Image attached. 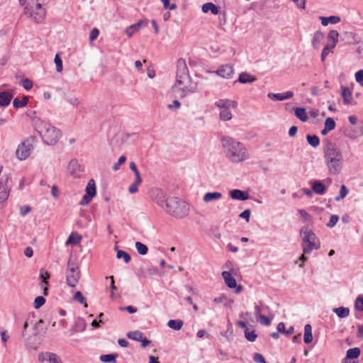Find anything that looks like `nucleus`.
Listing matches in <instances>:
<instances>
[{"mask_svg": "<svg viewBox=\"0 0 363 363\" xmlns=\"http://www.w3.org/2000/svg\"><path fill=\"white\" fill-rule=\"evenodd\" d=\"M81 240H82V236L79 235L77 233H72L71 235L69 236V238L66 242V244L77 245L80 243Z\"/></svg>", "mask_w": 363, "mask_h": 363, "instance_id": "obj_28", "label": "nucleus"}, {"mask_svg": "<svg viewBox=\"0 0 363 363\" xmlns=\"http://www.w3.org/2000/svg\"><path fill=\"white\" fill-rule=\"evenodd\" d=\"M39 128L40 134L48 145H55L61 137L60 130L50 123H42Z\"/></svg>", "mask_w": 363, "mask_h": 363, "instance_id": "obj_5", "label": "nucleus"}, {"mask_svg": "<svg viewBox=\"0 0 363 363\" xmlns=\"http://www.w3.org/2000/svg\"><path fill=\"white\" fill-rule=\"evenodd\" d=\"M298 213L300 216L304 219L305 221H308L311 220V216L310 214L307 213V211L304 209H299Z\"/></svg>", "mask_w": 363, "mask_h": 363, "instance_id": "obj_60", "label": "nucleus"}, {"mask_svg": "<svg viewBox=\"0 0 363 363\" xmlns=\"http://www.w3.org/2000/svg\"><path fill=\"white\" fill-rule=\"evenodd\" d=\"M86 194L94 197L96 194L95 182L93 179H90L86 187Z\"/></svg>", "mask_w": 363, "mask_h": 363, "instance_id": "obj_31", "label": "nucleus"}, {"mask_svg": "<svg viewBox=\"0 0 363 363\" xmlns=\"http://www.w3.org/2000/svg\"><path fill=\"white\" fill-rule=\"evenodd\" d=\"M94 197L91 196H89L88 194H84L82 199V200L79 202V204L81 206H86L93 199Z\"/></svg>", "mask_w": 363, "mask_h": 363, "instance_id": "obj_56", "label": "nucleus"}, {"mask_svg": "<svg viewBox=\"0 0 363 363\" xmlns=\"http://www.w3.org/2000/svg\"><path fill=\"white\" fill-rule=\"evenodd\" d=\"M99 35V29L96 28H94L90 32V35H89L90 41L92 42L94 40H96L98 38Z\"/></svg>", "mask_w": 363, "mask_h": 363, "instance_id": "obj_57", "label": "nucleus"}, {"mask_svg": "<svg viewBox=\"0 0 363 363\" xmlns=\"http://www.w3.org/2000/svg\"><path fill=\"white\" fill-rule=\"evenodd\" d=\"M257 319L259 321V323L262 325L269 326L271 324L270 319L264 315H259Z\"/></svg>", "mask_w": 363, "mask_h": 363, "instance_id": "obj_50", "label": "nucleus"}, {"mask_svg": "<svg viewBox=\"0 0 363 363\" xmlns=\"http://www.w3.org/2000/svg\"><path fill=\"white\" fill-rule=\"evenodd\" d=\"M159 271L158 269L156 267H152L147 269L145 272V277L146 276H155L158 274Z\"/></svg>", "mask_w": 363, "mask_h": 363, "instance_id": "obj_59", "label": "nucleus"}, {"mask_svg": "<svg viewBox=\"0 0 363 363\" xmlns=\"http://www.w3.org/2000/svg\"><path fill=\"white\" fill-rule=\"evenodd\" d=\"M325 162L330 174L337 175L341 172L342 169L343 157H341L340 160L330 159L328 160H325Z\"/></svg>", "mask_w": 363, "mask_h": 363, "instance_id": "obj_11", "label": "nucleus"}, {"mask_svg": "<svg viewBox=\"0 0 363 363\" xmlns=\"http://www.w3.org/2000/svg\"><path fill=\"white\" fill-rule=\"evenodd\" d=\"M55 63L56 65V70L57 72H60L62 70L63 66H62V60L59 56L58 54H57L54 59Z\"/></svg>", "mask_w": 363, "mask_h": 363, "instance_id": "obj_49", "label": "nucleus"}, {"mask_svg": "<svg viewBox=\"0 0 363 363\" xmlns=\"http://www.w3.org/2000/svg\"><path fill=\"white\" fill-rule=\"evenodd\" d=\"M216 74L223 78L230 79L234 74V69L228 64L220 66L216 71Z\"/></svg>", "mask_w": 363, "mask_h": 363, "instance_id": "obj_12", "label": "nucleus"}, {"mask_svg": "<svg viewBox=\"0 0 363 363\" xmlns=\"http://www.w3.org/2000/svg\"><path fill=\"white\" fill-rule=\"evenodd\" d=\"M253 360L257 363H265V359L264 356L260 353H255L253 355Z\"/></svg>", "mask_w": 363, "mask_h": 363, "instance_id": "obj_55", "label": "nucleus"}, {"mask_svg": "<svg viewBox=\"0 0 363 363\" xmlns=\"http://www.w3.org/2000/svg\"><path fill=\"white\" fill-rule=\"evenodd\" d=\"M215 105L222 109H229L230 107L236 108L238 103L230 99H219L216 101Z\"/></svg>", "mask_w": 363, "mask_h": 363, "instance_id": "obj_14", "label": "nucleus"}, {"mask_svg": "<svg viewBox=\"0 0 363 363\" xmlns=\"http://www.w3.org/2000/svg\"><path fill=\"white\" fill-rule=\"evenodd\" d=\"M80 277L81 273L77 264L71 258L69 259L66 269V281L67 285L71 288H74L78 284Z\"/></svg>", "mask_w": 363, "mask_h": 363, "instance_id": "obj_7", "label": "nucleus"}, {"mask_svg": "<svg viewBox=\"0 0 363 363\" xmlns=\"http://www.w3.org/2000/svg\"><path fill=\"white\" fill-rule=\"evenodd\" d=\"M320 20L323 26H328L329 23L336 24L340 22L341 19L337 16H330L328 17L320 16Z\"/></svg>", "mask_w": 363, "mask_h": 363, "instance_id": "obj_23", "label": "nucleus"}, {"mask_svg": "<svg viewBox=\"0 0 363 363\" xmlns=\"http://www.w3.org/2000/svg\"><path fill=\"white\" fill-rule=\"evenodd\" d=\"M220 118L223 121H229L232 118V113L229 109H222L220 111Z\"/></svg>", "mask_w": 363, "mask_h": 363, "instance_id": "obj_42", "label": "nucleus"}, {"mask_svg": "<svg viewBox=\"0 0 363 363\" xmlns=\"http://www.w3.org/2000/svg\"><path fill=\"white\" fill-rule=\"evenodd\" d=\"M45 303V298L43 296H37L34 301V307H35V308L38 309L43 305H44Z\"/></svg>", "mask_w": 363, "mask_h": 363, "instance_id": "obj_48", "label": "nucleus"}, {"mask_svg": "<svg viewBox=\"0 0 363 363\" xmlns=\"http://www.w3.org/2000/svg\"><path fill=\"white\" fill-rule=\"evenodd\" d=\"M202 11L204 13L211 11L213 15H217L219 13L218 7L211 2L206 3L202 6Z\"/></svg>", "mask_w": 363, "mask_h": 363, "instance_id": "obj_24", "label": "nucleus"}, {"mask_svg": "<svg viewBox=\"0 0 363 363\" xmlns=\"http://www.w3.org/2000/svg\"><path fill=\"white\" fill-rule=\"evenodd\" d=\"M163 3L164 8L169 10H174L177 9L175 4H170L169 0H161Z\"/></svg>", "mask_w": 363, "mask_h": 363, "instance_id": "obj_52", "label": "nucleus"}, {"mask_svg": "<svg viewBox=\"0 0 363 363\" xmlns=\"http://www.w3.org/2000/svg\"><path fill=\"white\" fill-rule=\"evenodd\" d=\"M339 220V216L337 215H332L329 222L327 223V226L328 228L334 227Z\"/></svg>", "mask_w": 363, "mask_h": 363, "instance_id": "obj_51", "label": "nucleus"}, {"mask_svg": "<svg viewBox=\"0 0 363 363\" xmlns=\"http://www.w3.org/2000/svg\"><path fill=\"white\" fill-rule=\"evenodd\" d=\"M339 33L335 30H331L328 34V40H331L333 43L338 42Z\"/></svg>", "mask_w": 363, "mask_h": 363, "instance_id": "obj_47", "label": "nucleus"}, {"mask_svg": "<svg viewBox=\"0 0 363 363\" xmlns=\"http://www.w3.org/2000/svg\"><path fill=\"white\" fill-rule=\"evenodd\" d=\"M11 183L10 175L4 176L0 179V203H4L8 199Z\"/></svg>", "mask_w": 363, "mask_h": 363, "instance_id": "obj_8", "label": "nucleus"}, {"mask_svg": "<svg viewBox=\"0 0 363 363\" xmlns=\"http://www.w3.org/2000/svg\"><path fill=\"white\" fill-rule=\"evenodd\" d=\"M312 189L315 194L323 195L326 191V187L322 182L315 180L312 183Z\"/></svg>", "mask_w": 363, "mask_h": 363, "instance_id": "obj_21", "label": "nucleus"}, {"mask_svg": "<svg viewBox=\"0 0 363 363\" xmlns=\"http://www.w3.org/2000/svg\"><path fill=\"white\" fill-rule=\"evenodd\" d=\"M303 341L306 344H310L313 341L312 327L310 324L304 326Z\"/></svg>", "mask_w": 363, "mask_h": 363, "instance_id": "obj_26", "label": "nucleus"}, {"mask_svg": "<svg viewBox=\"0 0 363 363\" xmlns=\"http://www.w3.org/2000/svg\"><path fill=\"white\" fill-rule=\"evenodd\" d=\"M354 308L357 311H361V312L363 311V296H362L359 295L355 299V301H354Z\"/></svg>", "mask_w": 363, "mask_h": 363, "instance_id": "obj_46", "label": "nucleus"}, {"mask_svg": "<svg viewBox=\"0 0 363 363\" xmlns=\"http://www.w3.org/2000/svg\"><path fill=\"white\" fill-rule=\"evenodd\" d=\"M257 81V78L245 72H243L240 74L238 82L241 84H252Z\"/></svg>", "mask_w": 363, "mask_h": 363, "instance_id": "obj_17", "label": "nucleus"}, {"mask_svg": "<svg viewBox=\"0 0 363 363\" xmlns=\"http://www.w3.org/2000/svg\"><path fill=\"white\" fill-rule=\"evenodd\" d=\"M348 189L345 185H342L340 187V194L335 198V201H340L343 199L348 194Z\"/></svg>", "mask_w": 363, "mask_h": 363, "instance_id": "obj_45", "label": "nucleus"}, {"mask_svg": "<svg viewBox=\"0 0 363 363\" xmlns=\"http://www.w3.org/2000/svg\"><path fill=\"white\" fill-rule=\"evenodd\" d=\"M184 325V322L182 320H169L167 323V325L169 328L175 330H179Z\"/></svg>", "mask_w": 363, "mask_h": 363, "instance_id": "obj_34", "label": "nucleus"}, {"mask_svg": "<svg viewBox=\"0 0 363 363\" xmlns=\"http://www.w3.org/2000/svg\"><path fill=\"white\" fill-rule=\"evenodd\" d=\"M31 209H32L31 207L29 206H21L20 208V214L22 216H25L31 211Z\"/></svg>", "mask_w": 363, "mask_h": 363, "instance_id": "obj_62", "label": "nucleus"}, {"mask_svg": "<svg viewBox=\"0 0 363 363\" xmlns=\"http://www.w3.org/2000/svg\"><path fill=\"white\" fill-rule=\"evenodd\" d=\"M300 234L303 235L301 243L303 254H310L313 250H318L320 247L319 239L308 227H303L300 230Z\"/></svg>", "mask_w": 363, "mask_h": 363, "instance_id": "obj_4", "label": "nucleus"}, {"mask_svg": "<svg viewBox=\"0 0 363 363\" xmlns=\"http://www.w3.org/2000/svg\"><path fill=\"white\" fill-rule=\"evenodd\" d=\"M28 103V97L23 96L21 101L18 98H15L13 101V105L15 108H19L26 106Z\"/></svg>", "mask_w": 363, "mask_h": 363, "instance_id": "obj_36", "label": "nucleus"}, {"mask_svg": "<svg viewBox=\"0 0 363 363\" xmlns=\"http://www.w3.org/2000/svg\"><path fill=\"white\" fill-rule=\"evenodd\" d=\"M32 148V143L29 141V140H26L18 146L16 151V155L20 160H24L30 155Z\"/></svg>", "mask_w": 363, "mask_h": 363, "instance_id": "obj_10", "label": "nucleus"}, {"mask_svg": "<svg viewBox=\"0 0 363 363\" xmlns=\"http://www.w3.org/2000/svg\"><path fill=\"white\" fill-rule=\"evenodd\" d=\"M73 300L79 302L84 305V307L87 308L88 305L86 302V298L84 297L81 291H77L73 296Z\"/></svg>", "mask_w": 363, "mask_h": 363, "instance_id": "obj_41", "label": "nucleus"}, {"mask_svg": "<svg viewBox=\"0 0 363 363\" xmlns=\"http://www.w3.org/2000/svg\"><path fill=\"white\" fill-rule=\"evenodd\" d=\"M13 98L12 94L9 91H4L0 92V106L6 107L11 103Z\"/></svg>", "mask_w": 363, "mask_h": 363, "instance_id": "obj_18", "label": "nucleus"}, {"mask_svg": "<svg viewBox=\"0 0 363 363\" xmlns=\"http://www.w3.org/2000/svg\"><path fill=\"white\" fill-rule=\"evenodd\" d=\"M245 337L250 342H255L257 335L254 330L250 331L248 328L245 330Z\"/></svg>", "mask_w": 363, "mask_h": 363, "instance_id": "obj_43", "label": "nucleus"}, {"mask_svg": "<svg viewBox=\"0 0 363 363\" xmlns=\"http://www.w3.org/2000/svg\"><path fill=\"white\" fill-rule=\"evenodd\" d=\"M342 90V96L343 99V102L345 104H349L352 102V92L350 90V89L347 86H341Z\"/></svg>", "mask_w": 363, "mask_h": 363, "instance_id": "obj_25", "label": "nucleus"}, {"mask_svg": "<svg viewBox=\"0 0 363 363\" xmlns=\"http://www.w3.org/2000/svg\"><path fill=\"white\" fill-rule=\"evenodd\" d=\"M135 247H136L138 252L141 255H145L148 252L147 246L140 242H135Z\"/></svg>", "mask_w": 363, "mask_h": 363, "instance_id": "obj_40", "label": "nucleus"}, {"mask_svg": "<svg viewBox=\"0 0 363 363\" xmlns=\"http://www.w3.org/2000/svg\"><path fill=\"white\" fill-rule=\"evenodd\" d=\"M143 23V21H139L137 23L131 25L129 27H128L125 30L126 35L129 37H131L141 28Z\"/></svg>", "mask_w": 363, "mask_h": 363, "instance_id": "obj_27", "label": "nucleus"}, {"mask_svg": "<svg viewBox=\"0 0 363 363\" xmlns=\"http://www.w3.org/2000/svg\"><path fill=\"white\" fill-rule=\"evenodd\" d=\"M221 141L226 157L231 162L238 163L248 158L247 151L241 143L228 136L223 137Z\"/></svg>", "mask_w": 363, "mask_h": 363, "instance_id": "obj_3", "label": "nucleus"}, {"mask_svg": "<svg viewBox=\"0 0 363 363\" xmlns=\"http://www.w3.org/2000/svg\"><path fill=\"white\" fill-rule=\"evenodd\" d=\"M127 337L129 339L133 340L135 341L140 342V340H142V337H143V334L142 332L139 330H135L132 332H129L127 333Z\"/></svg>", "mask_w": 363, "mask_h": 363, "instance_id": "obj_38", "label": "nucleus"}, {"mask_svg": "<svg viewBox=\"0 0 363 363\" xmlns=\"http://www.w3.org/2000/svg\"><path fill=\"white\" fill-rule=\"evenodd\" d=\"M23 88L26 90H30L33 87V82L29 79H25L22 82Z\"/></svg>", "mask_w": 363, "mask_h": 363, "instance_id": "obj_61", "label": "nucleus"}, {"mask_svg": "<svg viewBox=\"0 0 363 363\" xmlns=\"http://www.w3.org/2000/svg\"><path fill=\"white\" fill-rule=\"evenodd\" d=\"M118 355L117 353L102 354L100 356V360L104 363H107V362L116 363V358L118 357Z\"/></svg>", "mask_w": 363, "mask_h": 363, "instance_id": "obj_33", "label": "nucleus"}, {"mask_svg": "<svg viewBox=\"0 0 363 363\" xmlns=\"http://www.w3.org/2000/svg\"><path fill=\"white\" fill-rule=\"evenodd\" d=\"M45 0H30L28 6L25 8V14L29 16L35 23L42 22L45 16L46 11L42 7V2Z\"/></svg>", "mask_w": 363, "mask_h": 363, "instance_id": "obj_6", "label": "nucleus"}, {"mask_svg": "<svg viewBox=\"0 0 363 363\" xmlns=\"http://www.w3.org/2000/svg\"><path fill=\"white\" fill-rule=\"evenodd\" d=\"M360 39V37L355 33L345 32L344 33V40L349 45L357 44V43H359Z\"/></svg>", "mask_w": 363, "mask_h": 363, "instance_id": "obj_20", "label": "nucleus"}, {"mask_svg": "<svg viewBox=\"0 0 363 363\" xmlns=\"http://www.w3.org/2000/svg\"><path fill=\"white\" fill-rule=\"evenodd\" d=\"M333 311L340 318H345L350 314V309L344 306L335 308Z\"/></svg>", "mask_w": 363, "mask_h": 363, "instance_id": "obj_29", "label": "nucleus"}, {"mask_svg": "<svg viewBox=\"0 0 363 363\" xmlns=\"http://www.w3.org/2000/svg\"><path fill=\"white\" fill-rule=\"evenodd\" d=\"M50 275L49 272L45 269L42 268L40 270L39 279L44 283L45 285L48 284V279H50Z\"/></svg>", "mask_w": 363, "mask_h": 363, "instance_id": "obj_39", "label": "nucleus"}, {"mask_svg": "<svg viewBox=\"0 0 363 363\" xmlns=\"http://www.w3.org/2000/svg\"><path fill=\"white\" fill-rule=\"evenodd\" d=\"M295 116L301 121L305 122L308 120V115L304 108H296L294 110Z\"/></svg>", "mask_w": 363, "mask_h": 363, "instance_id": "obj_32", "label": "nucleus"}, {"mask_svg": "<svg viewBox=\"0 0 363 363\" xmlns=\"http://www.w3.org/2000/svg\"><path fill=\"white\" fill-rule=\"evenodd\" d=\"M325 38L324 33L320 30H317L312 39V45L314 49H318L320 46L322 41Z\"/></svg>", "mask_w": 363, "mask_h": 363, "instance_id": "obj_19", "label": "nucleus"}, {"mask_svg": "<svg viewBox=\"0 0 363 363\" xmlns=\"http://www.w3.org/2000/svg\"><path fill=\"white\" fill-rule=\"evenodd\" d=\"M221 276L228 287L230 289H235L237 286L236 280L231 275L230 272L224 271L222 272Z\"/></svg>", "mask_w": 363, "mask_h": 363, "instance_id": "obj_16", "label": "nucleus"}, {"mask_svg": "<svg viewBox=\"0 0 363 363\" xmlns=\"http://www.w3.org/2000/svg\"><path fill=\"white\" fill-rule=\"evenodd\" d=\"M48 359L50 363H61L60 359L54 353H50V354H48Z\"/></svg>", "mask_w": 363, "mask_h": 363, "instance_id": "obj_58", "label": "nucleus"}, {"mask_svg": "<svg viewBox=\"0 0 363 363\" xmlns=\"http://www.w3.org/2000/svg\"><path fill=\"white\" fill-rule=\"evenodd\" d=\"M360 353L361 350L359 347L351 348L347 351L346 357L345 358L348 359H357L360 355Z\"/></svg>", "mask_w": 363, "mask_h": 363, "instance_id": "obj_30", "label": "nucleus"}, {"mask_svg": "<svg viewBox=\"0 0 363 363\" xmlns=\"http://www.w3.org/2000/svg\"><path fill=\"white\" fill-rule=\"evenodd\" d=\"M125 160H126L125 156H124V155L121 156L118 159V161L116 164H114V165L113 166V169L114 171H117L119 169L120 166L122 164H123L125 162Z\"/></svg>", "mask_w": 363, "mask_h": 363, "instance_id": "obj_53", "label": "nucleus"}, {"mask_svg": "<svg viewBox=\"0 0 363 363\" xmlns=\"http://www.w3.org/2000/svg\"><path fill=\"white\" fill-rule=\"evenodd\" d=\"M250 209H246L244 211H242L240 215H239V217L240 218H242L243 219H245L247 222H249L250 220Z\"/></svg>", "mask_w": 363, "mask_h": 363, "instance_id": "obj_64", "label": "nucleus"}, {"mask_svg": "<svg viewBox=\"0 0 363 363\" xmlns=\"http://www.w3.org/2000/svg\"><path fill=\"white\" fill-rule=\"evenodd\" d=\"M115 249L117 251L116 257L118 259L123 258L125 263H128L130 262L131 257L128 253H127L126 252H125L122 250H118L117 247H115Z\"/></svg>", "mask_w": 363, "mask_h": 363, "instance_id": "obj_35", "label": "nucleus"}, {"mask_svg": "<svg viewBox=\"0 0 363 363\" xmlns=\"http://www.w3.org/2000/svg\"><path fill=\"white\" fill-rule=\"evenodd\" d=\"M335 122L333 118L328 117L325 121V128L330 131L335 128Z\"/></svg>", "mask_w": 363, "mask_h": 363, "instance_id": "obj_44", "label": "nucleus"}, {"mask_svg": "<svg viewBox=\"0 0 363 363\" xmlns=\"http://www.w3.org/2000/svg\"><path fill=\"white\" fill-rule=\"evenodd\" d=\"M230 196L233 199L245 201L249 199V194L246 191L240 189H233L230 191Z\"/></svg>", "mask_w": 363, "mask_h": 363, "instance_id": "obj_15", "label": "nucleus"}, {"mask_svg": "<svg viewBox=\"0 0 363 363\" xmlns=\"http://www.w3.org/2000/svg\"><path fill=\"white\" fill-rule=\"evenodd\" d=\"M306 140L308 143L313 147H316L320 144V139L316 135H307Z\"/></svg>", "mask_w": 363, "mask_h": 363, "instance_id": "obj_37", "label": "nucleus"}, {"mask_svg": "<svg viewBox=\"0 0 363 363\" xmlns=\"http://www.w3.org/2000/svg\"><path fill=\"white\" fill-rule=\"evenodd\" d=\"M180 86L179 96L184 98L190 94L196 92L197 83L192 81L189 76V69L185 60L180 58L177 62V75L175 86Z\"/></svg>", "mask_w": 363, "mask_h": 363, "instance_id": "obj_2", "label": "nucleus"}, {"mask_svg": "<svg viewBox=\"0 0 363 363\" xmlns=\"http://www.w3.org/2000/svg\"><path fill=\"white\" fill-rule=\"evenodd\" d=\"M222 197V194L218 191L207 192L203 195V201L206 203H209L213 201H216Z\"/></svg>", "mask_w": 363, "mask_h": 363, "instance_id": "obj_22", "label": "nucleus"}, {"mask_svg": "<svg viewBox=\"0 0 363 363\" xmlns=\"http://www.w3.org/2000/svg\"><path fill=\"white\" fill-rule=\"evenodd\" d=\"M65 99L67 101L71 104L72 105L77 106L79 104V100L74 96L67 95L66 96Z\"/></svg>", "mask_w": 363, "mask_h": 363, "instance_id": "obj_54", "label": "nucleus"}, {"mask_svg": "<svg viewBox=\"0 0 363 363\" xmlns=\"http://www.w3.org/2000/svg\"><path fill=\"white\" fill-rule=\"evenodd\" d=\"M157 203L167 213L177 218H183L189 214V205L177 197L166 199L164 192L161 189H156Z\"/></svg>", "mask_w": 363, "mask_h": 363, "instance_id": "obj_1", "label": "nucleus"}, {"mask_svg": "<svg viewBox=\"0 0 363 363\" xmlns=\"http://www.w3.org/2000/svg\"><path fill=\"white\" fill-rule=\"evenodd\" d=\"M293 96H294V93L291 91H288L285 93H278V94H274V93L270 92L267 94V96L270 99L275 100V101H284V100H286V99L293 97Z\"/></svg>", "mask_w": 363, "mask_h": 363, "instance_id": "obj_13", "label": "nucleus"}, {"mask_svg": "<svg viewBox=\"0 0 363 363\" xmlns=\"http://www.w3.org/2000/svg\"><path fill=\"white\" fill-rule=\"evenodd\" d=\"M342 155L340 150L336 147L335 144L327 140L324 147V160H328L330 159H340Z\"/></svg>", "mask_w": 363, "mask_h": 363, "instance_id": "obj_9", "label": "nucleus"}, {"mask_svg": "<svg viewBox=\"0 0 363 363\" xmlns=\"http://www.w3.org/2000/svg\"><path fill=\"white\" fill-rule=\"evenodd\" d=\"M355 79L363 86V70H359L355 73Z\"/></svg>", "mask_w": 363, "mask_h": 363, "instance_id": "obj_63", "label": "nucleus"}]
</instances>
